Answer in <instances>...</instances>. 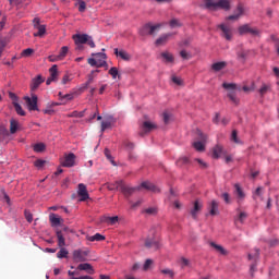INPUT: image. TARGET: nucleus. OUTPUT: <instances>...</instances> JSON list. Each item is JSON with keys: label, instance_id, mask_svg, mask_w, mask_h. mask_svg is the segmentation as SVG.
<instances>
[{"label": "nucleus", "instance_id": "nucleus-26", "mask_svg": "<svg viewBox=\"0 0 279 279\" xmlns=\"http://www.w3.org/2000/svg\"><path fill=\"white\" fill-rule=\"evenodd\" d=\"M77 269L80 271H86L87 274H95V269L93 268V265L88 263L80 264L77 266Z\"/></svg>", "mask_w": 279, "mask_h": 279}, {"label": "nucleus", "instance_id": "nucleus-3", "mask_svg": "<svg viewBox=\"0 0 279 279\" xmlns=\"http://www.w3.org/2000/svg\"><path fill=\"white\" fill-rule=\"evenodd\" d=\"M108 191H121L124 195H132L136 189L130 187L123 183V181H116L114 183H107L106 184Z\"/></svg>", "mask_w": 279, "mask_h": 279}, {"label": "nucleus", "instance_id": "nucleus-45", "mask_svg": "<svg viewBox=\"0 0 279 279\" xmlns=\"http://www.w3.org/2000/svg\"><path fill=\"white\" fill-rule=\"evenodd\" d=\"M34 54V49L26 48L21 52L22 58H31Z\"/></svg>", "mask_w": 279, "mask_h": 279}, {"label": "nucleus", "instance_id": "nucleus-55", "mask_svg": "<svg viewBox=\"0 0 279 279\" xmlns=\"http://www.w3.org/2000/svg\"><path fill=\"white\" fill-rule=\"evenodd\" d=\"M171 81L173 82V84H175L177 86H182L183 82L182 78H180L179 76L172 75L171 76Z\"/></svg>", "mask_w": 279, "mask_h": 279}, {"label": "nucleus", "instance_id": "nucleus-2", "mask_svg": "<svg viewBox=\"0 0 279 279\" xmlns=\"http://www.w3.org/2000/svg\"><path fill=\"white\" fill-rule=\"evenodd\" d=\"M57 241H58V247H60V251L57 253V258H66L69 256V251L64 247H66V239L64 238V233L62 230H57Z\"/></svg>", "mask_w": 279, "mask_h": 279}, {"label": "nucleus", "instance_id": "nucleus-53", "mask_svg": "<svg viewBox=\"0 0 279 279\" xmlns=\"http://www.w3.org/2000/svg\"><path fill=\"white\" fill-rule=\"evenodd\" d=\"M170 27L172 29L175 28V27H182V23H180V20L173 19V20L170 21Z\"/></svg>", "mask_w": 279, "mask_h": 279}, {"label": "nucleus", "instance_id": "nucleus-15", "mask_svg": "<svg viewBox=\"0 0 279 279\" xmlns=\"http://www.w3.org/2000/svg\"><path fill=\"white\" fill-rule=\"evenodd\" d=\"M93 73H99V70L92 71V74L88 75L87 82L84 83L83 85L74 88V93H77V90L80 93H84V90H86L88 88V86H90V84H93Z\"/></svg>", "mask_w": 279, "mask_h": 279}, {"label": "nucleus", "instance_id": "nucleus-47", "mask_svg": "<svg viewBox=\"0 0 279 279\" xmlns=\"http://www.w3.org/2000/svg\"><path fill=\"white\" fill-rule=\"evenodd\" d=\"M66 53H69V46H63L58 56L61 60H64L66 58Z\"/></svg>", "mask_w": 279, "mask_h": 279}, {"label": "nucleus", "instance_id": "nucleus-56", "mask_svg": "<svg viewBox=\"0 0 279 279\" xmlns=\"http://www.w3.org/2000/svg\"><path fill=\"white\" fill-rule=\"evenodd\" d=\"M243 12H244L243 4H239L234 14L240 19L241 16H243Z\"/></svg>", "mask_w": 279, "mask_h": 279}, {"label": "nucleus", "instance_id": "nucleus-22", "mask_svg": "<svg viewBox=\"0 0 279 279\" xmlns=\"http://www.w3.org/2000/svg\"><path fill=\"white\" fill-rule=\"evenodd\" d=\"M45 82V77L43 75H37L32 80L31 90H37L38 86Z\"/></svg>", "mask_w": 279, "mask_h": 279}, {"label": "nucleus", "instance_id": "nucleus-7", "mask_svg": "<svg viewBox=\"0 0 279 279\" xmlns=\"http://www.w3.org/2000/svg\"><path fill=\"white\" fill-rule=\"evenodd\" d=\"M24 101L26 102V108L29 112L38 111V96L32 94V96H25Z\"/></svg>", "mask_w": 279, "mask_h": 279}, {"label": "nucleus", "instance_id": "nucleus-4", "mask_svg": "<svg viewBox=\"0 0 279 279\" xmlns=\"http://www.w3.org/2000/svg\"><path fill=\"white\" fill-rule=\"evenodd\" d=\"M94 58L88 59V64L90 66H97V69H101V66H107L108 63L106 62V53L104 52H97L93 54Z\"/></svg>", "mask_w": 279, "mask_h": 279}, {"label": "nucleus", "instance_id": "nucleus-11", "mask_svg": "<svg viewBox=\"0 0 279 279\" xmlns=\"http://www.w3.org/2000/svg\"><path fill=\"white\" fill-rule=\"evenodd\" d=\"M156 130H158V124L147 120L142 123L141 134L143 136V134H149Z\"/></svg>", "mask_w": 279, "mask_h": 279}, {"label": "nucleus", "instance_id": "nucleus-17", "mask_svg": "<svg viewBox=\"0 0 279 279\" xmlns=\"http://www.w3.org/2000/svg\"><path fill=\"white\" fill-rule=\"evenodd\" d=\"M100 221L107 226H116V223H119V216H102L100 217Z\"/></svg>", "mask_w": 279, "mask_h": 279}, {"label": "nucleus", "instance_id": "nucleus-63", "mask_svg": "<svg viewBox=\"0 0 279 279\" xmlns=\"http://www.w3.org/2000/svg\"><path fill=\"white\" fill-rule=\"evenodd\" d=\"M48 60H49V62H58V61H60L61 59H60V57H59V54L58 56H49L48 57Z\"/></svg>", "mask_w": 279, "mask_h": 279}, {"label": "nucleus", "instance_id": "nucleus-40", "mask_svg": "<svg viewBox=\"0 0 279 279\" xmlns=\"http://www.w3.org/2000/svg\"><path fill=\"white\" fill-rule=\"evenodd\" d=\"M88 241H90L92 243L95 242V241H106V236H104L102 234L100 233H96L94 235H90L87 238Z\"/></svg>", "mask_w": 279, "mask_h": 279}, {"label": "nucleus", "instance_id": "nucleus-27", "mask_svg": "<svg viewBox=\"0 0 279 279\" xmlns=\"http://www.w3.org/2000/svg\"><path fill=\"white\" fill-rule=\"evenodd\" d=\"M160 58L162 59V62H166L167 64H171L174 60L173 54L169 51L161 52Z\"/></svg>", "mask_w": 279, "mask_h": 279}, {"label": "nucleus", "instance_id": "nucleus-49", "mask_svg": "<svg viewBox=\"0 0 279 279\" xmlns=\"http://www.w3.org/2000/svg\"><path fill=\"white\" fill-rule=\"evenodd\" d=\"M153 265H154V259H146L144 265H143V270L144 271H149V269H151Z\"/></svg>", "mask_w": 279, "mask_h": 279}, {"label": "nucleus", "instance_id": "nucleus-52", "mask_svg": "<svg viewBox=\"0 0 279 279\" xmlns=\"http://www.w3.org/2000/svg\"><path fill=\"white\" fill-rule=\"evenodd\" d=\"M86 112V110L83 111H73L72 113L69 114V117H74L76 119H82V117H84V113Z\"/></svg>", "mask_w": 279, "mask_h": 279}, {"label": "nucleus", "instance_id": "nucleus-8", "mask_svg": "<svg viewBox=\"0 0 279 279\" xmlns=\"http://www.w3.org/2000/svg\"><path fill=\"white\" fill-rule=\"evenodd\" d=\"M240 36L245 34H250L251 36H260V31L258 28H254L250 26V24H244L238 28Z\"/></svg>", "mask_w": 279, "mask_h": 279}, {"label": "nucleus", "instance_id": "nucleus-20", "mask_svg": "<svg viewBox=\"0 0 279 279\" xmlns=\"http://www.w3.org/2000/svg\"><path fill=\"white\" fill-rule=\"evenodd\" d=\"M141 189H144L145 191H151V193H160V190L149 181L142 182Z\"/></svg>", "mask_w": 279, "mask_h": 279}, {"label": "nucleus", "instance_id": "nucleus-24", "mask_svg": "<svg viewBox=\"0 0 279 279\" xmlns=\"http://www.w3.org/2000/svg\"><path fill=\"white\" fill-rule=\"evenodd\" d=\"M204 208V205L199 201L194 202V207L191 210V215L193 219H197V213Z\"/></svg>", "mask_w": 279, "mask_h": 279}, {"label": "nucleus", "instance_id": "nucleus-62", "mask_svg": "<svg viewBox=\"0 0 279 279\" xmlns=\"http://www.w3.org/2000/svg\"><path fill=\"white\" fill-rule=\"evenodd\" d=\"M45 160L38 159L34 162L35 167H37V169H43V167H45Z\"/></svg>", "mask_w": 279, "mask_h": 279}, {"label": "nucleus", "instance_id": "nucleus-38", "mask_svg": "<svg viewBox=\"0 0 279 279\" xmlns=\"http://www.w3.org/2000/svg\"><path fill=\"white\" fill-rule=\"evenodd\" d=\"M50 78L54 80V82L58 80V65L54 64L49 69Z\"/></svg>", "mask_w": 279, "mask_h": 279}, {"label": "nucleus", "instance_id": "nucleus-23", "mask_svg": "<svg viewBox=\"0 0 279 279\" xmlns=\"http://www.w3.org/2000/svg\"><path fill=\"white\" fill-rule=\"evenodd\" d=\"M171 34H165L161 35L158 39H156L155 45L157 47H162L165 46L166 43H169V38H171Z\"/></svg>", "mask_w": 279, "mask_h": 279}, {"label": "nucleus", "instance_id": "nucleus-44", "mask_svg": "<svg viewBox=\"0 0 279 279\" xmlns=\"http://www.w3.org/2000/svg\"><path fill=\"white\" fill-rule=\"evenodd\" d=\"M160 274H162L163 276H168V278H174L175 277V272L169 268H165L160 270Z\"/></svg>", "mask_w": 279, "mask_h": 279}, {"label": "nucleus", "instance_id": "nucleus-60", "mask_svg": "<svg viewBox=\"0 0 279 279\" xmlns=\"http://www.w3.org/2000/svg\"><path fill=\"white\" fill-rule=\"evenodd\" d=\"M86 11V2L84 0L78 1V12H85Z\"/></svg>", "mask_w": 279, "mask_h": 279}, {"label": "nucleus", "instance_id": "nucleus-32", "mask_svg": "<svg viewBox=\"0 0 279 279\" xmlns=\"http://www.w3.org/2000/svg\"><path fill=\"white\" fill-rule=\"evenodd\" d=\"M221 154H223V146L218 144L213 149V158H220Z\"/></svg>", "mask_w": 279, "mask_h": 279}, {"label": "nucleus", "instance_id": "nucleus-25", "mask_svg": "<svg viewBox=\"0 0 279 279\" xmlns=\"http://www.w3.org/2000/svg\"><path fill=\"white\" fill-rule=\"evenodd\" d=\"M114 53H116V56L118 57V58H121V60H125V61H128V60H131V56H130V53H128V51H125V50H123V49H121V50H119V48H116L114 49Z\"/></svg>", "mask_w": 279, "mask_h": 279}, {"label": "nucleus", "instance_id": "nucleus-31", "mask_svg": "<svg viewBox=\"0 0 279 279\" xmlns=\"http://www.w3.org/2000/svg\"><path fill=\"white\" fill-rule=\"evenodd\" d=\"M75 95H82V93H80V90H76L75 93V89H73L72 93L63 95L62 99L63 101H73V99H75Z\"/></svg>", "mask_w": 279, "mask_h": 279}, {"label": "nucleus", "instance_id": "nucleus-50", "mask_svg": "<svg viewBox=\"0 0 279 279\" xmlns=\"http://www.w3.org/2000/svg\"><path fill=\"white\" fill-rule=\"evenodd\" d=\"M190 160L187 157H181L177 160V166L178 167H184V165H189Z\"/></svg>", "mask_w": 279, "mask_h": 279}, {"label": "nucleus", "instance_id": "nucleus-28", "mask_svg": "<svg viewBox=\"0 0 279 279\" xmlns=\"http://www.w3.org/2000/svg\"><path fill=\"white\" fill-rule=\"evenodd\" d=\"M238 210V216L235 217L234 221L235 223H243L247 219V213L241 211V209Z\"/></svg>", "mask_w": 279, "mask_h": 279}, {"label": "nucleus", "instance_id": "nucleus-57", "mask_svg": "<svg viewBox=\"0 0 279 279\" xmlns=\"http://www.w3.org/2000/svg\"><path fill=\"white\" fill-rule=\"evenodd\" d=\"M9 97L13 101V106H16V104H19V96H16V94L9 93Z\"/></svg>", "mask_w": 279, "mask_h": 279}, {"label": "nucleus", "instance_id": "nucleus-14", "mask_svg": "<svg viewBox=\"0 0 279 279\" xmlns=\"http://www.w3.org/2000/svg\"><path fill=\"white\" fill-rule=\"evenodd\" d=\"M117 123V120L112 116H107L101 122V132H106V130H110L112 125Z\"/></svg>", "mask_w": 279, "mask_h": 279}, {"label": "nucleus", "instance_id": "nucleus-18", "mask_svg": "<svg viewBox=\"0 0 279 279\" xmlns=\"http://www.w3.org/2000/svg\"><path fill=\"white\" fill-rule=\"evenodd\" d=\"M49 221H50L52 228H58V226H62V223H64V219H62L60 216H58L56 214L49 215Z\"/></svg>", "mask_w": 279, "mask_h": 279}, {"label": "nucleus", "instance_id": "nucleus-34", "mask_svg": "<svg viewBox=\"0 0 279 279\" xmlns=\"http://www.w3.org/2000/svg\"><path fill=\"white\" fill-rule=\"evenodd\" d=\"M236 56H238V60H240V62L245 63V61L247 60V56H250V51L241 50L236 53Z\"/></svg>", "mask_w": 279, "mask_h": 279}, {"label": "nucleus", "instance_id": "nucleus-36", "mask_svg": "<svg viewBox=\"0 0 279 279\" xmlns=\"http://www.w3.org/2000/svg\"><path fill=\"white\" fill-rule=\"evenodd\" d=\"M10 132L12 134H16V132H19V122L14 119L10 120Z\"/></svg>", "mask_w": 279, "mask_h": 279}, {"label": "nucleus", "instance_id": "nucleus-13", "mask_svg": "<svg viewBox=\"0 0 279 279\" xmlns=\"http://www.w3.org/2000/svg\"><path fill=\"white\" fill-rule=\"evenodd\" d=\"M78 202H86L90 197L86 184L80 183L77 189Z\"/></svg>", "mask_w": 279, "mask_h": 279}, {"label": "nucleus", "instance_id": "nucleus-10", "mask_svg": "<svg viewBox=\"0 0 279 279\" xmlns=\"http://www.w3.org/2000/svg\"><path fill=\"white\" fill-rule=\"evenodd\" d=\"M88 257V252L83 251L82 248L74 250L72 253V258L74 263H86Z\"/></svg>", "mask_w": 279, "mask_h": 279}, {"label": "nucleus", "instance_id": "nucleus-33", "mask_svg": "<svg viewBox=\"0 0 279 279\" xmlns=\"http://www.w3.org/2000/svg\"><path fill=\"white\" fill-rule=\"evenodd\" d=\"M228 66V63L226 61L216 62L211 65L213 71L219 72L223 71V68Z\"/></svg>", "mask_w": 279, "mask_h": 279}, {"label": "nucleus", "instance_id": "nucleus-54", "mask_svg": "<svg viewBox=\"0 0 279 279\" xmlns=\"http://www.w3.org/2000/svg\"><path fill=\"white\" fill-rule=\"evenodd\" d=\"M109 75L112 76V80H117L119 75V70L117 68H111L109 70Z\"/></svg>", "mask_w": 279, "mask_h": 279}, {"label": "nucleus", "instance_id": "nucleus-29", "mask_svg": "<svg viewBox=\"0 0 279 279\" xmlns=\"http://www.w3.org/2000/svg\"><path fill=\"white\" fill-rule=\"evenodd\" d=\"M143 215H146L147 217H154L158 215V208L156 207H148L142 210Z\"/></svg>", "mask_w": 279, "mask_h": 279}, {"label": "nucleus", "instance_id": "nucleus-58", "mask_svg": "<svg viewBox=\"0 0 279 279\" xmlns=\"http://www.w3.org/2000/svg\"><path fill=\"white\" fill-rule=\"evenodd\" d=\"M242 90H244V93H250L252 90H256V85L254 83H252L251 86H243Z\"/></svg>", "mask_w": 279, "mask_h": 279}, {"label": "nucleus", "instance_id": "nucleus-30", "mask_svg": "<svg viewBox=\"0 0 279 279\" xmlns=\"http://www.w3.org/2000/svg\"><path fill=\"white\" fill-rule=\"evenodd\" d=\"M145 247L148 250H151V247H154V250H158V241H156L154 238L147 239L145 241Z\"/></svg>", "mask_w": 279, "mask_h": 279}, {"label": "nucleus", "instance_id": "nucleus-37", "mask_svg": "<svg viewBox=\"0 0 279 279\" xmlns=\"http://www.w3.org/2000/svg\"><path fill=\"white\" fill-rule=\"evenodd\" d=\"M231 141L235 143V145H243V142L239 138V133L236 130H233L231 133Z\"/></svg>", "mask_w": 279, "mask_h": 279}, {"label": "nucleus", "instance_id": "nucleus-43", "mask_svg": "<svg viewBox=\"0 0 279 279\" xmlns=\"http://www.w3.org/2000/svg\"><path fill=\"white\" fill-rule=\"evenodd\" d=\"M258 256H260V251L258 248H255L253 254L252 253L248 254V260L257 262Z\"/></svg>", "mask_w": 279, "mask_h": 279}, {"label": "nucleus", "instance_id": "nucleus-35", "mask_svg": "<svg viewBox=\"0 0 279 279\" xmlns=\"http://www.w3.org/2000/svg\"><path fill=\"white\" fill-rule=\"evenodd\" d=\"M234 189L235 195H238L240 199H245V192H243V189H241V185L239 183L234 184Z\"/></svg>", "mask_w": 279, "mask_h": 279}, {"label": "nucleus", "instance_id": "nucleus-16", "mask_svg": "<svg viewBox=\"0 0 279 279\" xmlns=\"http://www.w3.org/2000/svg\"><path fill=\"white\" fill-rule=\"evenodd\" d=\"M219 29H221V36L222 38H226V40H232V28L227 26L226 24L218 25Z\"/></svg>", "mask_w": 279, "mask_h": 279}, {"label": "nucleus", "instance_id": "nucleus-41", "mask_svg": "<svg viewBox=\"0 0 279 279\" xmlns=\"http://www.w3.org/2000/svg\"><path fill=\"white\" fill-rule=\"evenodd\" d=\"M45 143H37L33 146L34 151H36L37 154L45 151Z\"/></svg>", "mask_w": 279, "mask_h": 279}, {"label": "nucleus", "instance_id": "nucleus-6", "mask_svg": "<svg viewBox=\"0 0 279 279\" xmlns=\"http://www.w3.org/2000/svg\"><path fill=\"white\" fill-rule=\"evenodd\" d=\"M222 88L226 90H229L227 94V97H229L230 101L234 104L235 106H239V97H236V84L234 83H223Z\"/></svg>", "mask_w": 279, "mask_h": 279}, {"label": "nucleus", "instance_id": "nucleus-48", "mask_svg": "<svg viewBox=\"0 0 279 279\" xmlns=\"http://www.w3.org/2000/svg\"><path fill=\"white\" fill-rule=\"evenodd\" d=\"M105 156L108 158V160L113 165V167H117V162H114V157L110 154V149L106 148L105 149Z\"/></svg>", "mask_w": 279, "mask_h": 279}, {"label": "nucleus", "instance_id": "nucleus-61", "mask_svg": "<svg viewBox=\"0 0 279 279\" xmlns=\"http://www.w3.org/2000/svg\"><path fill=\"white\" fill-rule=\"evenodd\" d=\"M180 56L183 58V60H191V53L186 52V50H182Z\"/></svg>", "mask_w": 279, "mask_h": 279}, {"label": "nucleus", "instance_id": "nucleus-1", "mask_svg": "<svg viewBox=\"0 0 279 279\" xmlns=\"http://www.w3.org/2000/svg\"><path fill=\"white\" fill-rule=\"evenodd\" d=\"M72 39L74 40V44L78 49H82V45H89L92 49H95V41L93 40V36L88 34H75L72 36Z\"/></svg>", "mask_w": 279, "mask_h": 279}, {"label": "nucleus", "instance_id": "nucleus-5", "mask_svg": "<svg viewBox=\"0 0 279 279\" xmlns=\"http://www.w3.org/2000/svg\"><path fill=\"white\" fill-rule=\"evenodd\" d=\"M205 7L208 10H210V8H214V10L220 8V10L228 12V10H230V0H218L217 2H214L213 0H205Z\"/></svg>", "mask_w": 279, "mask_h": 279}, {"label": "nucleus", "instance_id": "nucleus-46", "mask_svg": "<svg viewBox=\"0 0 279 279\" xmlns=\"http://www.w3.org/2000/svg\"><path fill=\"white\" fill-rule=\"evenodd\" d=\"M269 88H270L269 85L263 83L262 87L258 90L260 97H265V95H267V92L269 90Z\"/></svg>", "mask_w": 279, "mask_h": 279}, {"label": "nucleus", "instance_id": "nucleus-39", "mask_svg": "<svg viewBox=\"0 0 279 279\" xmlns=\"http://www.w3.org/2000/svg\"><path fill=\"white\" fill-rule=\"evenodd\" d=\"M35 29L38 31L37 33H34L35 38L38 36L43 37L44 34H47V26H45V25L37 26V28H35Z\"/></svg>", "mask_w": 279, "mask_h": 279}, {"label": "nucleus", "instance_id": "nucleus-9", "mask_svg": "<svg viewBox=\"0 0 279 279\" xmlns=\"http://www.w3.org/2000/svg\"><path fill=\"white\" fill-rule=\"evenodd\" d=\"M199 141L193 143L194 149L196 151H204L206 149V146L204 145L206 141L208 140V135L204 134L202 131L197 132Z\"/></svg>", "mask_w": 279, "mask_h": 279}, {"label": "nucleus", "instance_id": "nucleus-42", "mask_svg": "<svg viewBox=\"0 0 279 279\" xmlns=\"http://www.w3.org/2000/svg\"><path fill=\"white\" fill-rule=\"evenodd\" d=\"M210 246L215 247L217 252H220L223 256L228 254V252L223 248V246L215 244V242H210Z\"/></svg>", "mask_w": 279, "mask_h": 279}, {"label": "nucleus", "instance_id": "nucleus-59", "mask_svg": "<svg viewBox=\"0 0 279 279\" xmlns=\"http://www.w3.org/2000/svg\"><path fill=\"white\" fill-rule=\"evenodd\" d=\"M162 117H163V123H169V121H171V113H169L168 111H165L162 113Z\"/></svg>", "mask_w": 279, "mask_h": 279}, {"label": "nucleus", "instance_id": "nucleus-19", "mask_svg": "<svg viewBox=\"0 0 279 279\" xmlns=\"http://www.w3.org/2000/svg\"><path fill=\"white\" fill-rule=\"evenodd\" d=\"M208 210H209V215H211V217L219 215V202H217L216 199H213L208 204Z\"/></svg>", "mask_w": 279, "mask_h": 279}, {"label": "nucleus", "instance_id": "nucleus-12", "mask_svg": "<svg viewBox=\"0 0 279 279\" xmlns=\"http://www.w3.org/2000/svg\"><path fill=\"white\" fill-rule=\"evenodd\" d=\"M77 157L73 153L65 154L64 157L61 159L62 167H75V159Z\"/></svg>", "mask_w": 279, "mask_h": 279}, {"label": "nucleus", "instance_id": "nucleus-64", "mask_svg": "<svg viewBox=\"0 0 279 279\" xmlns=\"http://www.w3.org/2000/svg\"><path fill=\"white\" fill-rule=\"evenodd\" d=\"M272 40H275V48L277 50V53L279 54V39L272 36Z\"/></svg>", "mask_w": 279, "mask_h": 279}, {"label": "nucleus", "instance_id": "nucleus-51", "mask_svg": "<svg viewBox=\"0 0 279 279\" xmlns=\"http://www.w3.org/2000/svg\"><path fill=\"white\" fill-rule=\"evenodd\" d=\"M13 106H14L16 113L20 114V117H25V111L23 110V107H21V105L19 102Z\"/></svg>", "mask_w": 279, "mask_h": 279}, {"label": "nucleus", "instance_id": "nucleus-21", "mask_svg": "<svg viewBox=\"0 0 279 279\" xmlns=\"http://www.w3.org/2000/svg\"><path fill=\"white\" fill-rule=\"evenodd\" d=\"M157 29H160V24H157V25H150L149 23L148 24H145L142 32L143 34H149L150 36L154 35V33L157 31Z\"/></svg>", "mask_w": 279, "mask_h": 279}]
</instances>
